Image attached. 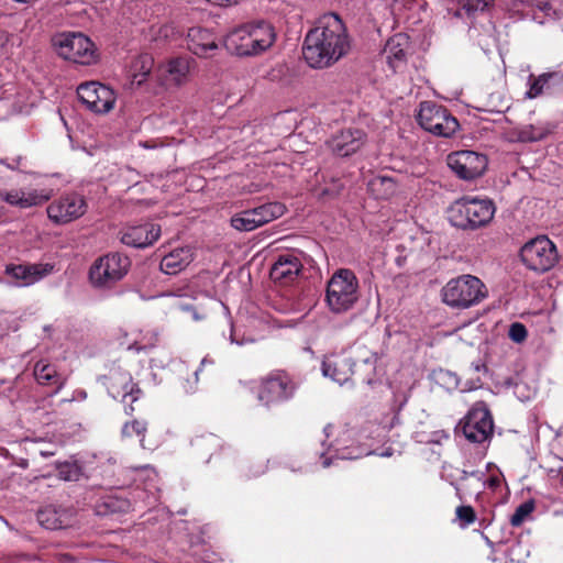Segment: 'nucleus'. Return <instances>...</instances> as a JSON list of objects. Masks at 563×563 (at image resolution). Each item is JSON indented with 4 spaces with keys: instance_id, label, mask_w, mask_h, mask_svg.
Returning a JSON list of instances; mask_svg holds the SVG:
<instances>
[{
    "instance_id": "obj_10",
    "label": "nucleus",
    "mask_w": 563,
    "mask_h": 563,
    "mask_svg": "<svg viewBox=\"0 0 563 563\" xmlns=\"http://www.w3.org/2000/svg\"><path fill=\"white\" fill-rule=\"evenodd\" d=\"M493 432V419L484 406L474 407L466 416L463 424L465 438L475 443L484 442Z\"/></svg>"
},
{
    "instance_id": "obj_5",
    "label": "nucleus",
    "mask_w": 563,
    "mask_h": 563,
    "mask_svg": "<svg viewBox=\"0 0 563 563\" xmlns=\"http://www.w3.org/2000/svg\"><path fill=\"white\" fill-rule=\"evenodd\" d=\"M520 258L529 269L544 273L558 262V252L555 245L547 236H538L521 247Z\"/></svg>"
},
{
    "instance_id": "obj_40",
    "label": "nucleus",
    "mask_w": 563,
    "mask_h": 563,
    "mask_svg": "<svg viewBox=\"0 0 563 563\" xmlns=\"http://www.w3.org/2000/svg\"><path fill=\"white\" fill-rule=\"evenodd\" d=\"M208 2L219 7H230L238 4L240 0H207Z\"/></svg>"
},
{
    "instance_id": "obj_20",
    "label": "nucleus",
    "mask_w": 563,
    "mask_h": 563,
    "mask_svg": "<svg viewBox=\"0 0 563 563\" xmlns=\"http://www.w3.org/2000/svg\"><path fill=\"white\" fill-rule=\"evenodd\" d=\"M191 261V250L189 247H180L165 255L159 266L165 274L175 275L188 266Z\"/></svg>"
},
{
    "instance_id": "obj_17",
    "label": "nucleus",
    "mask_w": 563,
    "mask_h": 563,
    "mask_svg": "<svg viewBox=\"0 0 563 563\" xmlns=\"http://www.w3.org/2000/svg\"><path fill=\"white\" fill-rule=\"evenodd\" d=\"M322 373L333 382L342 385L346 383L352 375V363L346 356L331 355L324 358Z\"/></svg>"
},
{
    "instance_id": "obj_19",
    "label": "nucleus",
    "mask_w": 563,
    "mask_h": 563,
    "mask_svg": "<svg viewBox=\"0 0 563 563\" xmlns=\"http://www.w3.org/2000/svg\"><path fill=\"white\" fill-rule=\"evenodd\" d=\"M37 520L46 529H62L70 523L71 514L55 506H46L37 511Z\"/></svg>"
},
{
    "instance_id": "obj_6",
    "label": "nucleus",
    "mask_w": 563,
    "mask_h": 563,
    "mask_svg": "<svg viewBox=\"0 0 563 563\" xmlns=\"http://www.w3.org/2000/svg\"><path fill=\"white\" fill-rule=\"evenodd\" d=\"M53 41L58 55L64 59L82 65L96 60L93 43L81 33L59 34Z\"/></svg>"
},
{
    "instance_id": "obj_9",
    "label": "nucleus",
    "mask_w": 563,
    "mask_h": 563,
    "mask_svg": "<svg viewBox=\"0 0 563 563\" xmlns=\"http://www.w3.org/2000/svg\"><path fill=\"white\" fill-rule=\"evenodd\" d=\"M87 211V203L81 196L68 195L47 207L48 218L57 224L71 222Z\"/></svg>"
},
{
    "instance_id": "obj_33",
    "label": "nucleus",
    "mask_w": 563,
    "mask_h": 563,
    "mask_svg": "<svg viewBox=\"0 0 563 563\" xmlns=\"http://www.w3.org/2000/svg\"><path fill=\"white\" fill-rule=\"evenodd\" d=\"M443 301L452 307L457 306V280L451 279L442 290Z\"/></svg>"
},
{
    "instance_id": "obj_22",
    "label": "nucleus",
    "mask_w": 563,
    "mask_h": 563,
    "mask_svg": "<svg viewBox=\"0 0 563 563\" xmlns=\"http://www.w3.org/2000/svg\"><path fill=\"white\" fill-rule=\"evenodd\" d=\"M217 44L207 30L190 29L188 33V48L196 55L207 56L217 49Z\"/></svg>"
},
{
    "instance_id": "obj_16",
    "label": "nucleus",
    "mask_w": 563,
    "mask_h": 563,
    "mask_svg": "<svg viewBox=\"0 0 563 563\" xmlns=\"http://www.w3.org/2000/svg\"><path fill=\"white\" fill-rule=\"evenodd\" d=\"M487 167L485 155L473 151L460 150V178L473 180L483 175Z\"/></svg>"
},
{
    "instance_id": "obj_4",
    "label": "nucleus",
    "mask_w": 563,
    "mask_h": 563,
    "mask_svg": "<svg viewBox=\"0 0 563 563\" xmlns=\"http://www.w3.org/2000/svg\"><path fill=\"white\" fill-rule=\"evenodd\" d=\"M130 267V260L118 253L98 258L89 271V279L95 287L110 288L123 278Z\"/></svg>"
},
{
    "instance_id": "obj_30",
    "label": "nucleus",
    "mask_w": 563,
    "mask_h": 563,
    "mask_svg": "<svg viewBox=\"0 0 563 563\" xmlns=\"http://www.w3.org/2000/svg\"><path fill=\"white\" fill-rule=\"evenodd\" d=\"M189 71V62L186 58H175L168 63L167 73L170 80L180 85Z\"/></svg>"
},
{
    "instance_id": "obj_11",
    "label": "nucleus",
    "mask_w": 563,
    "mask_h": 563,
    "mask_svg": "<svg viewBox=\"0 0 563 563\" xmlns=\"http://www.w3.org/2000/svg\"><path fill=\"white\" fill-rule=\"evenodd\" d=\"M295 384L286 374H274L262 380L258 400L265 405L288 399L294 395Z\"/></svg>"
},
{
    "instance_id": "obj_18",
    "label": "nucleus",
    "mask_w": 563,
    "mask_h": 563,
    "mask_svg": "<svg viewBox=\"0 0 563 563\" xmlns=\"http://www.w3.org/2000/svg\"><path fill=\"white\" fill-rule=\"evenodd\" d=\"M53 266L48 264L11 265L7 266L5 273L23 285H31L49 274Z\"/></svg>"
},
{
    "instance_id": "obj_3",
    "label": "nucleus",
    "mask_w": 563,
    "mask_h": 563,
    "mask_svg": "<svg viewBox=\"0 0 563 563\" xmlns=\"http://www.w3.org/2000/svg\"><path fill=\"white\" fill-rule=\"evenodd\" d=\"M358 282L350 269H339L327 286V303L331 311L341 313L350 310L358 300Z\"/></svg>"
},
{
    "instance_id": "obj_36",
    "label": "nucleus",
    "mask_w": 563,
    "mask_h": 563,
    "mask_svg": "<svg viewBox=\"0 0 563 563\" xmlns=\"http://www.w3.org/2000/svg\"><path fill=\"white\" fill-rule=\"evenodd\" d=\"M477 515L471 506H460V527H466L475 523Z\"/></svg>"
},
{
    "instance_id": "obj_24",
    "label": "nucleus",
    "mask_w": 563,
    "mask_h": 563,
    "mask_svg": "<svg viewBox=\"0 0 563 563\" xmlns=\"http://www.w3.org/2000/svg\"><path fill=\"white\" fill-rule=\"evenodd\" d=\"M231 225L238 231L249 232L262 227L254 209L244 210L231 218Z\"/></svg>"
},
{
    "instance_id": "obj_25",
    "label": "nucleus",
    "mask_w": 563,
    "mask_h": 563,
    "mask_svg": "<svg viewBox=\"0 0 563 563\" xmlns=\"http://www.w3.org/2000/svg\"><path fill=\"white\" fill-rule=\"evenodd\" d=\"M34 376L36 380L42 385L57 384L60 388L65 379H59L56 369L51 364L40 361L34 366Z\"/></svg>"
},
{
    "instance_id": "obj_41",
    "label": "nucleus",
    "mask_w": 563,
    "mask_h": 563,
    "mask_svg": "<svg viewBox=\"0 0 563 563\" xmlns=\"http://www.w3.org/2000/svg\"><path fill=\"white\" fill-rule=\"evenodd\" d=\"M9 42V35L5 31L0 30V54H2Z\"/></svg>"
},
{
    "instance_id": "obj_39",
    "label": "nucleus",
    "mask_w": 563,
    "mask_h": 563,
    "mask_svg": "<svg viewBox=\"0 0 563 563\" xmlns=\"http://www.w3.org/2000/svg\"><path fill=\"white\" fill-rule=\"evenodd\" d=\"M448 166L457 173V152H452L448 155Z\"/></svg>"
},
{
    "instance_id": "obj_7",
    "label": "nucleus",
    "mask_w": 563,
    "mask_h": 563,
    "mask_svg": "<svg viewBox=\"0 0 563 563\" xmlns=\"http://www.w3.org/2000/svg\"><path fill=\"white\" fill-rule=\"evenodd\" d=\"M418 122L426 131L444 137L452 136L457 130V120L451 117L443 107L432 101L421 102Z\"/></svg>"
},
{
    "instance_id": "obj_34",
    "label": "nucleus",
    "mask_w": 563,
    "mask_h": 563,
    "mask_svg": "<svg viewBox=\"0 0 563 563\" xmlns=\"http://www.w3.org/2000/svg\"><path fill=\"white\" fill-rule=\"evenodd\" d=\"M493 3V0H460V5L466 11L467 14H472L476 11H484Z\"/></svg>"
},
{
    "instance_id": "obj_12",
    "label": "nucleus",
    "mask_w": 563,
    "mask_h": 563,
    "mask_svg": "<svg viewBox=\"0 0 563 563\" xmlns=\"http://www.w3.org/2000/svg\"><path fill=\"white\" fill-rule=\"evenodd\" d=\"M464 213L467 220L466 224L461 225L463 229H476L487 224L494 216L495 208L489 200L485 199H467L466 197L460 198Z\"/></svg>"
},
{
    "instance_id": "obj_27",
    "label": "nucleus",
    "mask_w": 563,
    "mask_h": 563,
    "mask_svg": "<svg viewBox=\"0 0 563 563\" xmlns=\"http://www.w3.org/2000/svg\"><path fill=\"white\" fill-rule=\"evenodd\" d=\"M253 209L262 225L280 218L286 211V207L280 202H268Z\"/></svg>"
},
{
    "instance_id": "obj_26",
    "label": "nucleus",
    "mask_w": 563,
    "mask_h": 563,
    "mask_svg": "<svg viewBox=\"0 0 563 563\" xmlns=\"http://www.w3.org/2000/svg\"><path fill=\"white\" fill-rule=\"evenodd\" d=\"M368 188L377 198L387 199L395 194L396 184L389 177L377 176L368 183Z\"/></svg>"
},
{
    "instance_id": "obj_15",
    "label": "nucleus",
    "mask_w": 563,
    "mask_h": 563,
    "mask_svg": "<svg viewBox=\"0 0 563 563\" xmlns=\"http://www.w3.org/2000/svg\"><path fill=\"white\" fill-rule=\"evenodd\" d=\"M161 235V227L156 224H142L129 228L121 236V242L134 246L146 247L153 244Z\"/></svg>"
},
{
    "instance_id": "obj_1",
    "label": "nucleus",
    "mask_w": 563,
    "mask_h": 563,
    "mask_svg": "<svg viewBox=\"0 0 563 563\" xmlns=\"http://www.w3.org/2000/svg\"><path fill=\"white\" fill-rule=\"evenodd\" d=\"M351 38L341 18L335 13L324 14L316 27L306 35L302 54L312 68H328L349 54Z\"/></svg>"
},
{
    "instance_id": "obj_13",
    "label": "nucleus",
    "mask_w": 563,
    "mask_h": 563,
    "mask_svg": "<svg viewBox=\"0 0 563 563\" xmlns=\"http://www.w3.org/2000/svg\"><path fill=\"white\" fill-rule=\"evenodd\" d=\"M365 143V133L357 129H347L329 141L330 150L338 156L345 157L357 152Z\"/></svg>"
},
{
    "instance_id": "obj_28",
    "label": "nucleus",
    "mask_w": 563,
    "mask_h": 563,
    "mask_svg": "<svg viewBox=\"0 0 563 563\" xmlns=\"http://www.w3.org/2000/svg\"><path fill=\"white\" fill-rule=\"evenodd\" d=\"M562 79L563 77L556 71L545 73L533 78L530 89L527 92L528 98H536L540 96L543 92L544 87H548L551 81L560 82Z\"/></svg>"
},
{
    "instance_id": "obj_32",
    "label": "nucleus",
    "mask_w": 563,
    "mask_h": 563,
    "mask_svg": "<svg viewBox=\"0 0 563 563\" xmlns=\"http://www.w3.org/2000/svg\"><path fill=\"white\" fill-rule=\"evenodd\" d=\"M534 503L532 500H528L521 505H519L510 518V523L514 527H519L525 519L533 511Z\"/></svg>"
},
{
    "instance_id": "obj_38",
    "label": "nucleus",
    "mask_w": 563,
    "mask_h": 563,
    "mask_svg": "<svg viewBox=\"0 0 563 563\" xmlns=\"http://www.w3.org/2000/svg\"><path fill=\"white\" fill-rule=\"evenodd\" d=\"M77 472L69 464H65L59 470V477L65 481H70L76 476Z\"/></svg>"
},
{
    "instance_id": "obj_23",
    "label": "nucleus",
    "mask_w": 563,
    "mask_h": 563,
    "mask_svg": "<svg viewBox=\"0 0 563 563\" xmlns=\"http://www.w3.org/2000/svg\"><path fill=\"white\" fill-rule=\"evenodd\" d=\"M0 198L10 205L19 206L20 208H29L32 206L42 205L48 200V197L45 195H40L35 191L24 192L19 190H13L10 192L0 191Z\"/></svg>"
},
{
    "instance_id": "obj_35",
    "label": "nucleus",
    "mask_w": 563,
    "mask_h": 563,
    "mask_svg": "<svg viewBox=\"0 0 563 563\" xmlns=\"http://www.w3.org/2000/svg\"><path fill=\"white\" fill-rule=\"evenodd\" d=\"M343 189V184H341L339 180H332L331 184L325 186L320 192L319 198L320 199H333L338 197Z\"/></svg>"
},
{
    "instance_id": "obj_37",
    "label": "nucleus",
    "mask_w": 563,
    "mask_h": 563,
    "mask_svg": "<svg viewBox=\"0 0 563 563\" xmlns=\"http://www.w3.org/2000/svg\"><path fill=\"white\" fill-rule=\"evenodd\" d=\"M508 334L514 342L521 343L527 338V329L522 323L515 322L510 325Z\"/></svg>"
},
{
    "instance_id": "obj_14",
    "label": "nucleus",
    "mask_w": 563,
    "mask_h": 563,
    "mask_svg": "<svg viewBox=\"0 0 563 563\" xmlns=\"http://www.w3.org/2000/svg\"><path fill=\"white\" fill-rule=\"evenodd\" d=\"M487 296L483 282L473 275L460 277V308H468L478 303Z\"/></svg>"
},
{
    "instance_id": "obj_29",
    "label": "nucleus",
    "mask_w": 563,
    "mask_h": 563,
    "mask_svg": "<svg viewBox=\"0 0 563 563\" xmlns=\"http://www.w3.org/2000/svg\"><path fill=\"white\" fill-rule=\"evenodd\" d=\"M146 432V424L139 420L126 422L121 431L122 439L126 442L139 440L142 444Z\"/></svg>"
},
{
    "instance_id": "obj_31",
    "label": "nucleus",
    "mask_w": 563,
    "mask_h": 563,
    "mask_svg": "<svg viewBox=\"0 0 563 563\" xmlns=\"http://www.w3.org/2000/svg\"><path fill=\"white\" fill-rule=\"evenodd\" d=\"M153 58L150 55L140 56L132 65V76L137 84H142L145 77L151 73Z\"/></svg>"
},
{
    "instance_id": "obj_8",
    "label": "nucleus",
    "mask_w": 563,
    "mask_h": 563,
    "mask_svg": "<svg viewBox=\"0 0 563 563\" xmlns=\"http://www.w3.org/2000/svg\"><path fill=\"white\" fill-rule=\"evenodd\" d=\"M77 95L79 100L96 113H108L114 108V91L97 81L84 82L78 86Z\"/></svg>"
},
{
    "instance_id": "obj_2",
    "label": "nucleus",
    "mask_w": 563,
    "mask_h": 563,
    "mask_svg": "<svg viewBox=\"0 0 563 563\" xmlns=\"http://www.w3.org/2000/svg\"><path fill=\"white\" fill-rule=\"evenodd\" d=\"M276 41L274 26L265 21H257L232 30L224 37L225 48L233 55L256 56L267 51Z\"/></svg>"
},
{
    "instance_id": "obj_21",
    "label": "nucleus",
    "mask_w": 563,
    "mask_h": 563,
    "mask_svg": "<svg viewBox=\"0 0 563 563\" xmlns=\"http://www.w3.org/2000/svg\"><path fill=\"white\" fill-rule=\"evenodd\" d=\"M301 269V264L296 256L280 255L271 269V277L274 280H292Z\"/></svg>"
}]
</instances>
